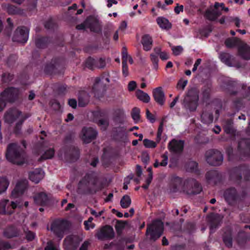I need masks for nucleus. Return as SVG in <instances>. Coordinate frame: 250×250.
Returning <instances> with one entry per match:
<instances>
[{
  "instance_id": "nucleus-1",
  "label": "nucleus",
  "mask_w": 250,
  "mask_h": 250,
  "mask_svg": "<svg viewBox=\"0 0 250 250\" xmlns=\"http://www.w3.org/2000/svg\"><path fill=\"white\" fill-rule=\"evenodd\" d=\"M6 157L9 162L18 165H22L26 161L24 152L16 144L8 146Z\"/></svg>"
},
{
  "instance_id": "nucleus-2",
  "label": "nucleus",
  "mask_w": 250,
  "mask_h": 250,
  "mask_svg": "<svg viewBox=\"0 0 250 250\" xmlns=\"http://www.w3.org/2000/svg\"><path fill=\"white\" fill-rule=\"evenodd\" d=\"M198 91L195 88L190 89L184 100L185 107L191 111L195 110L198 105Z\"/></svg>"
},
{
  "instance_id": "nucleus-3",
  "label": "nucleus",
  "mask_w": 250,
  "mask_h": 250,
  "mask_svg": "<svg viewBox=\"0 0 250 250\" xmlns=\"http://www.w3.org/2000/svg\"><path fill=\"white\" fill-rule=\"evenodd\" d=\"M228 12V8H225L223 3L215 2L214 6H210L206 12V17L209 20H214L222 14V12Z\"/></svg>"
},
{
  "instance_id": "nucleus-4",
  "label": "nucleus",
  "mask_w": 250,
  "mask_h": 250,
  "mask_svg": "<svg viewBox=\"0 0 250 250\" xmlns=\"http://www.w3.org/2000/svg\"><path fill=\"white\" fill-rule=\"evenodd\" d=\"M163 228V222L161 220H156L147 227L146 233L150 235L151 239L156 240L162 234Z\"/></svg>"
},
{
  "instance_id": "nucleus-5",
  "label": "nucleus",
  "mask_w": 250,
  "mask_h": 250,
  "mask_svg": "<svg viewBox=\"0 0 250 250\" xmlns=\"http://www.w3.org/2000/svg\"><path fill=\"white\" fill-rule=\"evenodd\" d=\"M28 116H23L21 112L17 109H13L8 112L5 115V122L11 123L17 121V126L22 124V122Z\"/></svg>"
},
{
  "instance_id": "nucleus-6",
  "label": "nucleus",
  "mask_w": 250,
  "mask_h": 250,
  "mask_svg": "<svg viewBox=\"0 0 250 250\" xmlns=\"http://www.w3.org/2000/svg\"><path fill=\"white\" fill-rule=\"evenodd\" d=\"M69 222L66 220H57L51 226V230L61 240L64 234V231L68 228Z\"/></svg>"
},
{
  "instance_id": "nucleus-7",
  "label": "nucleus",
  "mask_w": 250,
  "mask_h": 250,
  "mask_svg": "<svg viewBox=\"0 0 250 250\" xmlns=\"http://www.w3.org/2000/svg\"><path fill=\"white\" fill-rule=\"evenodd\" d=\"M77 28L78 30L89 28L91 31L96 32L101 30L99 21L93 17L87 18L83 23L77 25Z\"/></svg>"
},
{
  "instance_id": "nucleus-8",
  "label": "nucleus",
  "mask_w": 250,
  "mask_h": 250,
  "mask_svg": "<svg viewBox=\"0 0 250 250\" xmlns=\"http://www.w3.org/2000/svg\"><path fill=\"white\" fill-rule=\"evenodd\" d=\"M207 162L213 166L219 165L223 161V158L221 152L218 150H209L206 153Z\"/></svg>"
},
{
  "instance_id": "nucleus-9",
  "label": "nucleus",
  "mask_w": 250,
  "mask_h": 250,
  "mask_svg": "<svg viewBox=\"0 0 250 250\" xmlns=\"http://www.w3.org/2000/svg\"><path fill=\"white\" fill-rule=\"evenodd\" d=\"M29 30L22 27H19L15 31L13 37V41L21 43H25L28 38Z\"/></svg>"
},
{
  "instance_id": "nucleus-10",
  "label": "nucleus",
  "mask_w": 250,
  "mask_h": 250,
  "mask_svg": "<svg viewBox=\"0 0 250 250\" xmlns=\"http://www.w3.org/2000/svg\"><path fill=\"white\" fill-rule=\"evenodd\" d=\"M19 93V90L15 88H9L6 89L0 98V112L5 106V100H10L12 97L16 96Z\"/></svg>"
},
{
  "instance_id": "nucleus-11",
  "label": "nucleus",
  "mask_w": 250,
  "mask_h": 250,
  "mask_svg": "<svg viewBox=\"0 0 250 250\" xmlns=\"http://www.w3.org/2000/svg\"><path fill=\"white\" fill-rule=\"evenodd\" d=\"M82 238L77 235H69L64 241V248L65 250H73Z\"/></svg>"
},
{
  "instance_id": "nucleus-12",
  "label": "nucleus",
  "mask_w": 250,
  "mask_h": 250,
  "mask_svg": "<svg viewBox=\"0 0 250 250\" xmlns=\"http://www.w3.org/2000/svg\"><path fill=\"white\" fill-rule=\"evenodd\" d=\"M185 182L178 177L173 176L171 178L169 190L170 192L181 190L183 188Z\"/></svg>"
},
{
  "instance_id": "nucleus-13",
  "label": "nucleus",
  "mask_w": 250,
  "mask_h": 250,
  "mask_svg": "<svg viewBox=\"0 0 250 250\" xmlns=\"http://www.w3.org/2000/svg\"><path fill=\"white\" fill-rule=\"evenodd\" d=\"M97 132L92 127H84L82 131L81 138L85 143L90 142L97 136Z\"/></svg>"
},
{
  "instance_id": "nucleus-14",
  "label": "nucleus",
  "mask_w": 250,
  "mask_h": 250,
  "mask_svg": "<svg viewBox=\"0 0 250 250\" xmlns=\"http://www.w3.org/2000/svg\"><path fill=\"white\" fill-rule=\"evenodd\" d=\"M28 182L26 180L23 179L18 181L16 187L12 192V196L17 198L21 194L27 186Z\"/></svg>"
},
{
  "instance_id": "nucleus-15",
  "label": "nucleus",
  "mask_w": 250,
  "mask_h": 250,
  "mask_svg": "<svg viewBox=\"0 0 250 250\" xmlns=\"http://www.w3.org/2000/svg\"><path fill=\"white\" fill-rule=\"evenodd\" d=\"M114 231L112 228L105 226L102 228L97 233V236L99 239L104 238H112L114 236Z\"/></svg>"
},
{
  "instance_id": "nucleus-16",
  "label": "nucleus",
  "mask_w": 250,
  "mask_h": 250,
  "mask_svg": "<svg viewBox=\"0 0 250 250\" xmlns=\"http://www.w3.org/2000/svg\"><path fill=\"white\" fill-rule=\"evenodd\" d=\"M153 95L155 101L160 105H163L165 102V95L161 87H158L153 91Z\"/></svg>"
},
{
  "instance_id": "nucleus-17",
  "label": "nucleus",
  "mask_w": 250,
  "mask_h": 250,
  "mask_svg": "<svg viewBox=\"0 0 250 250\" xmlns=\"http://www.w3.org/2000/svg\"><path fill=\"white\" fill-rule=\"evenodd\" d=\"M44 177V172L41 169H36L30 172L29 177L32 182L38 183Z\"/></svg>"
},
{
  "instance_id": "nucleus-18",
  "label": "nucleus",
  "mask_w": 250,
  "mask_h": 250,
  "mask_svg": "<svg viewBox=\"0 0 250 250\" xmlns=\"http://www.w3.org/2000/svg\"><path fill=\"white\" fill-rule=\"evenodd\" d=\"M184 146V142L181 140H172L168 145L169 149L174 152H180L182 151Z\"/></svg>"
},
{
  "instance_id": "nucleus-19",
  "label": "nucleus",
  "mask_w": 250,
  "mask_h": 250,
  "mask_svg": "<svg viewBox=\"0 0 250 250\" xmlns=\"http://www.w3.org/2000/svg\"><path fill=\"white\" fill-rule=\"evenodd\" d=\"M239 55L245 60L250 59V47L246 43L242 42L238 48Z\"/></svg>"
},
{
  "instance_id": "nucleus-20",
  "label": "nucleus",
  "mask_w": 250,
  "mask_h": 250,
  "mask_svg": "<svg viewBox=\"0 0 250 250\" xmlns=\"http://www.w3.org/2000/svg\"><path fill=\"white\" fill-rule=\"evenodd\" d=\"M35 203L40 205L44 206L47 204L48 197L44 193H40L34 197Z\"/></svg>"
},
{
  "instance_id": "nucleus-21",
  "label": "nucleus",
  "mask_w": 250,
  "mask_h": 250,
  "mask_svg": "<svg viewBox=\"0 0 250 250\" xmlns=\"http://www.w3.org/2000/svg\"><path fill=\"white\" fill-rule=\"evenodd\" d=\"M96 64L97 67L100 68L103 67L105 65L104 61L102 59H100L98 61H96L92 58H88L86 62V65L88 67H92L93 66Z\"/></svg>"
},
{
  "instance_id": "nucleus-22",
  "label": "nucleus",
  "mask_w": 250,
  "mask_h": 250,
  "mask_svg": "<svg viewBox=\"0 0 250 250\" xmlns=\"http://www.w3.org/2000/svg\"><path fill=\"white\" fill-rule=\"evenodd\" d=\"M142 43L144 49L146 51L150 50L152 47V40L148 35H145L142 38Z\"/></svg>"
},
{
  "instance_id": "nucleus-23",
  "label": "nucleus",
  "mask_w": 250,
  "mask_h": 250,
  "mask_svg": "<svg viewBox=\"0 0 250 250\" xmlns=\"http://www.w3.org/2000/svg\"><path fill=\"white\" fill-rule=\"evenodd\" d=\"M219 58L221 61L229 66H233L232 61L233 60L232 57L228 53H221L219 54Z\"/></svg>"
},
{
  "instance_id": "nucleus-24",
  "label": "nucleus",
  "mask_w": 250,
  "mask_h": 250,
  "mask_svg": "<svg viewBox=\"0 0 250 250\" xmlns=\"http://www.w3.org/2000/svg\"><path fill=\"white\" fill-rule=\"evenodd\" d=\"M242 42H242L240 39L236 38L232 39L229 38L226 40L225 44L228 48H232L235 46H238L239 47Z\"/></svg>"
},
{
  "instance_id": "nucleus-25",
  "label": "nucleus",
  "mask_w": 250,
  "mask_h": 250,
  "mask_svg": "<svg viewBox=\"0 0 250 250\" xmlns=\"http://www.w3.org/2000/svg\"><path fill=\"white\" fill-rule=\"evenodd\" d=\"M93 91L95 94L98 92H103L105 90V86L101 82V80L99 78H96L93 85Z\"/></svg>"
},
{
  "instance_id": "nucleus-26",
  "label": "nucleus",
  "mask_w": 250,
  "mask_h": 250,
  "mask_svg": "<svg viewBox=\"0 0 250 250\" xmlns=\"http://www.w3.org/2000/svg\"><path fill=\"white\" fill-rule=\"evenodd\" d=\"M157 22L159 26L163 29H169L171 28V24L169 21L163 17H158Z\"/></svg>"
},
{
  "instance_id": "nucleus-27",
  "label": "nucleus",
  "mask_w": 250,
  "mask_h": 250,
  "mask_svg": "<svg viewBox=\"0 0 250 250\" xmlns=\"http://www.w3.org/2000/svg\"><path fill=\"white\" fill-rule=\"evenodd\" d=\"M236 190L234 188H231L227 190L224 193V197L226 200L230 203L231 201L235 199L236 197Z\"/></svg>"
},
{
  "instance_id": "nucleus-28",
  "label": "nucleus",
  "mask_w": 250,
  "mask_h": 250,
  "mask_svg": "<svg viewBox=\"0 0 250 250\" xmlns=\"http://www.w3.org/2000/svg\"><path fill=\"white\" fill-rule=\"evenodd\" d=\"M136 95L138 99L144 103H148L150 99L149 96L147 93L139 89L136 91Z\"/></svg>"
},
{
  "instance_id": "nucleus-29",
  "label": "nucleus",
  "mask_w": 250,
  "mask_h": 250,
  "mask_svg": "<svg viewBox=\"0 0 250 250\" xmlns=\"http://www.w3.org/2000/svg\"><path fill=\"white\" fill-rule=\"evenodd\" d=\"M9 185L8 179L4 177H0V194L5 191Z\"/></svg>"
},
{
  "instance_id": "nucleus-30",
  "label": "nucleus",
  "mask_w": 250,
  "mask_h": 250,
  "mask_svg": "<svg viewBox=\"0 0 250 250\" xmlns=\"http://www.w3.org/2000/svg\"><path fill=\"white\" fill-rule=\"evenodd\" d=\"M202 121L205 124H210L212 122V115L208 112H204L201 115Z\"/></svg>"
},
{
  "instance_id": "nucleus-31",
  "label": "nucleus",
  "mask_w": 250,
  "mask_h": 250,
  "mask_svg": "<svg viewBox=\"0 0 250 250\" xmlns=\"http://www.w3.org/2000/svg\"><path fill=\"white\" fill-rule=\"evenodd\" d=\"M131 199L128 195H125L121 200V206L123 208H127L131 204Z\"/></svg>"
},
{
  "instance_id": "nucleus-32",
  "label": "nucleus",
  "mask_w": 250,
  "mask_h": 250,
  "mask_svg": "<svg viewBox=\"0 0 250 250\" xmlns=\"http://www.w3.org/2000/svg\"><path fill=\"white\" fill-rule=\"evenodd\" d=\"M140 110L139 108L134 107L131 112V116L135 123L138 122L140 120Z\"/></svg>"
},
{
  "instance_id": "nucleus-33",
  "label": "nucleus",
  "mask_w": 250,
  "mask_h": 250,
  "mask_svg": "<svg viewBox=\"0 0 250 250\" xmlns=\"http://www.w3.org/2000/svg\"><path fill=\"white\" fill-rule=\"evenodd\" d=\"M144 145L146 148H153L156 147L158 143L154 142L152 140H150L147 139H145L143 141Z\"/></svg>"
},
{
  "instance_id": "nucleus-34",
  "label": "nucleus",
  "mask_w": 250,
  "mask_h": 250,
  "mask_svg": "<svg viewBox=\"0 0 250 250\" xmlns=\"http://www.w3.org/2000/svg\"><path fill=\"white\" fill-rule=\"evenodd\" d=\"M54 155V150L53 148H50L46 150L44 154L42 156V158L44 159H51Z\"/></svg>"
},
{
  "instance_id": "nucleus-35",
  "label": "nucleus",
  "mask_w": 250,
  "mask_h": 250,
  "mask_svg": "<svg viewBox=\"0 0 250 250\" xmlns=\"http://www.w3.org/2000/svg\"><path fill=\"white\" fill-rule=\"evenodd\" d=\"M124 48V50L122 52V59H123V62H124L125 61H126V64H127V62L128 61L129 62L130 64H132L133 63V60L132 58V57L128 55L126 49L125 48Z\"/></svg>"
},
{
  "instance_id": "nucleus-36",
  "label": "nucleus",
  "mask_w": 250,
  "mask_h": 250,
  "mask_svg": "<svg viewBox=\"0 0 250 250\" xmlns=\"http://www.w3.org/2000/svg\"><path fill=\"white\" fill-rule=\"evenodd\" d=\"M223 241L227 247H231L232 239L231 234L229 232L223 237Z\"/></svg>"
},
{
  "instance_id": "nucleus-37",
  "label": "nucleus",
  "mask_w": 250,
  "mask_h": 250,
  "mask_svg": "<svg viewBox=\"0 0 250 250\" xmlns=\"http://www.w3.org/2000/svg\"><path fill=\"white\" fill-rule=\"evenodd\" d=\"M210 217L212 219V224H211V226H210V229L211 230H212L213 229V223H215V222H219V221H220L222 219V216H221L220 215H218V214H211L210 216Z\"/></svg>"
},
{
  "instance_id": "nucleus-38",
  "label": "nucleus",
  "mask_w": 250,
  "mask_h": 250,
  "mask_svg": "<svg viewBox=\"0 0 250 250\" xmlns=\"http://www.w3.org/2000/svg\"><path fill=\"white\" fill-rule=\"evenodd\" d=\"M3 8L7 10V11L10 14H14L17 13V10L16 8L13 6H11L9 4H5L3 6Z\"/></svg>"
},
{
  "instance_id": "nucleus-39",
  "label": "nucleus",
  "mask_w": 250,
  "mask_h": 250,
  "mask_svg": "<svg viewBox=\"0 0 250 250\" xmlns=\"http://www.w3.org/2000/svg\"><path fill=\"white\" fill-rule=\"evenodd\" d=\"M93 220L92 217H89L87 221L84 222L85 228L86 230H89L91 229H93L95 225L92 223Z\"/></svg>"
},
{
  "instance_id": "nucleus-40",
  "label": "nucleus",
  "mask_w": 250,
  "mask_h": 250,
  "mask_svg": "<svg viewBox=\"0 0 250 250\" xmlns=\"http://www.w3.org/2000/svg\"><path fill=\"white\" fill-rule=\"evenodd\" d=\"M172 50L174 55L178 56L182 52L183 49L181 46H177L173 47Z\"/></svg>"
},
{
  "instance_id": "nucleus-41",
  "label": "nucleus",
  "mask_w": 250,
  "mask_h": 250,
  "mask_svg": "<svg viewBox=\"0 0 250 250\" xmlns=\"http://www.w3.org/2000/svg\"><path fill=\"white\" fill-rule=\"evenodd\" d=\"M197 167V164L194 161L190 162L187 166V169L189 171H194Z\"/></svg>"
},
{
  "instance_id": "nucleus-42",
  "label": "nucleus",
  "mask_w": 250,
  "mask_h": 250,
  "mask_svg": "<svg viewBox=\"0 0 250 250\" xmlns=\"http://www.w3.org/2000/svg\"><path fill=\"white\" fill-rule=\"evenodd\" d=\"M45 250H60L59 247L54 245L52 242L49 241L47 243V245Z\"/></svg>"
},
{
  "instance_id": "nucleus-43",
  "label": "nucleus",
  "mask_w": 250,
  "mask_h": 250,
  "mask_svg": "<svg viewBox=\"0 0 250 250\" xmlns=\"http://www.w3.org/2000/svg\"><path fill=\"white\" fill-rule=\"evenodd\" d=\"M187 83H188L187 80H184V81L181 80L178 82V83L177 84V87L178 89L181 88L182 90H184V89L187 85Z\"/></svg>"
},
{
  "instance_id": "nucleus-44",
  "label": "nucleus",
  "mask_w": 250,
  "mask_h": 250,
  "mask_svg": "<svg viewBox=\"0 0 250 250\" xmlns=\"http://www.w3.org/2000/svg\"><path fill=\"white\" fill-rule=\"evenodd\" d=\"M8 202L7 200H3L0 202V205L2 207L1 209H0V213H6L5 206Z\"/></svg>"
},
{
  "instance_id": "nucleus-45",
  "label": "nucleus",
  "mask_w": 250,
  "mask_h": 250,
  "mask_svg": "<svg viewBox=\"0 0 250 250\" xmlns=\"http://www.w3.org/2000/svg\"><path fill=\"white\" fill-rule=\"evenodd\" d=\"M126 61L123 62V73L124 75L126 77L128 75V67L127 64H126Z\"/></svg>"
},
{
  "instance_id": "nucleus-46",
  "label": "nucleus",
  "mask_w": 250,
  "mask_h": 250,
  "mask_svg": "<svg viewBox=\"0 0 250 250\" xmlns=\"http://www.w3.org/2000/svg\"><path fill=\"white\" fill-rule=\"evenodd\" d=\"M163 160L160 163L161 166L165 167L167 165L168 161V157L167 155L163 154L162 155Z\"/></svg>"
},
{
  "instance_id": "nucleus-47",
  "label": "nucleus",
  "mask_w": 250,
  "mask_h": 250,
  "mask_svg": "<svg viewBox=\"0 0 250 250\" xmlns=\"http://www.w3.org/2000/svg\"><path fill=\"white\" fill-rule=\"evenodd\" d=\"M88 103L87 99H83L82 97L79 98L78 104L80 106H84Z\"/></svg>"
},
{
  "instance_id": "nucleus-48",
  "label": "nucleus",
  "mask_w": 250,
  "mask_h": 250,
  "mask_svg": "<svg viewBox=\"0 0 250 250\" xmlns=\"http://www.w3.org/2000/svg\"><path fill=\"white\" fill-rule=\"evenodd\" d=\"M160 58L163 60H167L169 59V54L166 52H161L159 54Z\"/></svg>"
},
{
  "instance_id": "nucleus-49",
  "label": "nucleus",
  "mask_w": 250,
  "mask_h": 250,
  "mask_svg": "<svg viewBox=\"0 0 250 250\" xmlns=\"http://www.w3.org/2000/svg\"><path fill=\"white\" fill-rule=\"evenodd\" d=\"M136 87V83L135 81H131L128 85V89L129 91H133Z\"/></svg>"
},
{
  "instance_id": "nucleus-50",
  "label": "nucleus",
  "mask_w": 250,
  "mask_h": 250,
  "mask_svg": "<svg viewBox=\"0 0 250 250\" xmlns=\"http://www.w3.org/2000/svg\"><path fill=\"white\" fill-rule=\"evenodd\" d=\"M26 237L28 241H31L34 238L35 234L31 231H28L26 233Z\"/></svg>"
},
{
  "instance_id": "nucleus-51",
  "label": "nucleus",
  "mask_w": 250,
  "mask_h": 250,
  "mask_svg": "<svg viewBox=\"0 0 250 250\" xmlns=\"http://www.w3.org/2000/svg\"><path fill=\"white\" fill-rule=\"evenodd\" d=\"M69 105L73 108H76L77 106V102L74 99H70L68 101Z\"/></svg>"
},
{
  "instance_id": "nucleus-52",
  "label": "nucleus",
  "mask_w": 250,
  "mask_h": 250,
  "mask_svg": "<svg viewBox=\"0 0 250 250\" xmlns=\"http://www.w3.org/2000/svg\"><path fill=\"white\" fill-rule=\"evenodd\" d=\"M183 8L184 7L183 5H179L178 4L177 6L175 8L174 11L176 14H178L181 12H182L183 11Z\"/></svg>"
},
{
  "instance_id": "nucleus-53",
  "label": "nucleus",
  "mask_w": 250,
  "mask_h": 250,
  "mask_svg": "<svg viewBox=\"0 0 250 250\" xmlns=\"http://www.w3.org/2000/svg\"><path fill=\"white\" fill-rule=\"evenodd\" d=\"M146 117L147 119L151 122L153 123L154 122L155 119L153 117V116L149 112L148 110L146 111Z\"/></svg>"
},
{
  "instance_id": "nucleus-54",
  "label": "nucleus",
  "mask_w": 250,
  "mask_h": 250,
  "mask_svg": "<svg viewBox=\"0 0 250 250\" xmlns=\"http://www.w3.org/2000/svg\"><path fill=\"white\" fill-rule=\"evenodd\" d=\"M201 62V59H198L197 60V61H196L195 63L194 64V67L192 69L193 72H194L197 70L198 66L200 64Z\"/></svg>"
},
{
  "instance_id": "nucleus-55",
  "label": "nucleus",
  "mask_w": 250,
  "mask_h": 250,
  "mask_svg": "<svg viewBox=\"0 0 250 250\" xmlns=\"http://www.w3.org/2000/svg\"><path fill=\"white\" fill-rule=\"evenodd\" d=\"M162 133V127H160L158 129V131L157 132V142L159 143L160 140H161V137Z\"/></svg>"
},
{
  "instance_id": "nucleus-56",
  "label": "nucleus",
  "mask_w": 250,
  "mask_h": 250,
  "mask_svg": "<svg viewBox=\"0 0 250 250\" xmlns=\"http://www.w3.org/2000/svg\"><path fill=\"white\" fill-rule=\"evenodd\" d=\"M125 224L123 222H119L117 224L116 226V228L118 231L120 229H122L125 227Z\"/></svg>"
},
{
  "instance_id": "nucleus-57",
  "label": "nucleus",
  "mask_w": 250,
  "mask_h": 250,
  "mask_svg": "<svg viewBox=\"0 0 250 250\" xmlns=\"http://www.w3.org/2000/svg\"><path fill=\"white\" fill-rule=\"evenodd\" d=\"M88 245L89 243L87 241L84 242L80 248V250H87Z\"/></svg>"
},
{
  "instance_id": "nucleus-58",
  "label": "nucleus",
  "mask_w": 250,
  "mask_h": 250,
  "mask_svg": "<svg viewBox=\"0 0 250 250\" xmlns=\"http://www.w3.org/2000/svg\"><path fill=\"white\" fill-rule=\"evenodd\" d=\"M142 161L145 163H147L149 161V157L148 155L147 154H144L142 156Z\"/></svg>"
},
{
  "instance_id": "nucleus-59",
  "label": "nucleus",
  "mask_w": 250,
  "mask_h": 250,
  "mask_svg": "<svg viewBox=\"0 0 250 250\" xmlns=\"http://www.w3.org/2000/svg\"><path fill=\"white\" fill-rule=\"evenodd\" d=\"M127 27V23L125 21H123L120 27H119V30H121L122 31H124Z\"/></svg>"
},
{
  "instance_id": "nucleus-60",
  "label": "nucleus",
  "mask_w": 250,
  "mask_h": 250,
  "mask_svg": "<svg viewBox=\"0 0 250 250\" xmlns=\"http://www.w3.org/2000/svg\"><path fill=\"white\" fill-rule=\"evenodd\" d=\"M11 206L12 207V208L14 209L17 207H21V205L20 204V203H18L16 201V202H12L11 204Z\"/></svg>"
},
{
  "instance_id": "nucleus-61",
  "label": "nucleus",
  "mask_w": 250,
  "mask_h": 250,
  "mask_svg": "<svg viewBox=\"0 0 250 250\" xmlns=\"http://www.w3.org/2000/svg\"><path fill=\"white\" fill-rule=\"evenodd\" d=\"M233 21H234L235 25L237 27H240V19L238 17H235V18H234L233 19Z\"/></svg>"
},
{
  "instance_id": "nucleus-62",
  "label": "nucleus",
  "mask_w": 250,
  "mask_h": 250,
  "mask_svg": "<svg viewBox=\"0 0 250 250\" xmlns=\"http://www.w3.org/2000/svg\"><path fill=\"white\" fill-rule=\"evenodd\" d=\"M151 60L153 62V63L158 62V59L157 56L155 55L151 54L150 55Z\"/></svg>"
},
{
  "instance_id": "nucleus-63",
  "label": "nucleus",
  "mask_w": 250,
  "mask_h": 250,
  "mask_svg": "<svg viewBox=\"0 0 250 250\" xmlns=\"http://www.w3.org/2000/svg\"><path fill=\"white\" fill-rule=\"evenodd\" d=\"M91 213L95 216L96 217H99L101 216L103 213V211H99V212H97L96 211L94 210H91Z\"/></svg>"
},
{
  "instance_id": "nucleus-64",
  "label": "nucleus",
  "mask_w": 250,
  "mask_h": 250,
  "mask_svg": "<svg viewBox=\"0 0 250 250\" xmlns=\"http://www.w3.org/2000/svg\"><path fill=\"white\" fill-rule=\"evenodd\" d=\"M178 99H179V97L178 96L176 97L174 100L173 101L170 103V107L171 108H172L173 107H174L175 106V105L176 104V103L177 102L178 100Z\"/></svg>"
}]
</instances>
